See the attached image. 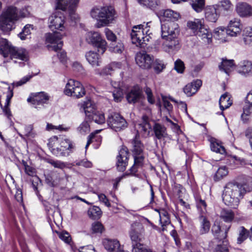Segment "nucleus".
Listing matches in <instances>:
<instances>
[{
  "label": "nucleus",
  "mask_w": 252,
  "mask_h": 252,
  "mask_svg": "<svg viewBox=\"0 0 252 252\" xmlns=\"http://www.w3.org/2000/svg\"><path fill=\"white\" fill-rule=\"evenodd\" d=\"M246 185L236 182H230L226 184L222 194L224 204L233 208L239 205L240 200L246 192Z\"/></svg>",
  "instance_id": "f257e3e1"
},
{
  "label": "nucleus",
  "mask_w": 252,
  "mask_h": 252,
  "mask_svg": "<svg viewBox=\"0 0 252 252\" xmlns=\"http://www.w3.org/2000/svg\"><path fill=\"white\" fill-rule=\"evenodd\" d=\"M144 230L142 224L138 222L131 225L129 236L132 241L133 252H152L140 242L142 240Z\"/></svg>",
  "instance_id": "f03ea898"
},
{
  "label": "nucleus",
  "mask_w": 252,
  "mask_h": 252,
  "mask_svg": "<svg viewBox=\"0 0 252 252\" xmlns=\"http://www.w3.org/2000/svg\"><path fill=\"white\" fill-rule=\"evenodd\" d=\"M18 9L14 6H9L4 10L0 16V29L7 32L14 29L15 22L18 20Z\"/></svg>",
  "instance_id": "7ed1b4c3"
},
{
  "label": "nucleus",
  "mask_w": 252,
  "mask_h": 252,
  "mask_svg": "<svg viewBox=\"0 0 252 252\" xmlns=\"http://www.w3.org/2000/svg\"><path fill=\"white\" fill-rule=\"evenodd\" d=\"M147 23L146 25H139L134 26L132 28L130 33L131 42L135 44L136 46L142 47L144 44H146L151 38L149 24Z\"/></svg>",
  "instance_id": "20e7f679"
},
{
  "label": "nucleus",
  "mask_w": 252,
  "mask_h": 252,
  "mask_svg": "<svg viewBox=\"0 0 252 252\" xmlns=\"http://www.w3.org/2000/svg\"><path fill=\"white\" fill-rule=\"evenodd\" d=\"M61 148H53L52 153L57 157H67L76 148L75 144L70 139L62 137L60 140Z\"/></svg>",
  "instance_id": "39448f33"
},
{
  "label": "nucleus",
  "mask_w": 252,
  "mask_h": 252,
  "mask_svg": "<svg viewBox=\"0 0 252 252\" xmlns=\"http://www.w3.org/2000/svg\"><path fill=\"white\" fill-rule=\"evenodd\" d=\"M108 126L116 131H119L126 128L128 124L125 118L120 114L113 112L110 113L107 119Z\"/></svg>",
  "instance_id": "423d86ee"
},
{
  "label": "nucleus",
  "mask_w": 252,
  "mask_h": 252,
  "mask_svg": "<svg viewBox=\"0 0 252 252\" xmlns=\"http://www.w3.org/2000/svg\"><path fill=\"white\" fill-rule=\"evenodd\" d=\"M86 39L89 44L96 47L99 53L102 54L105 52L106 49L107 43L105 39L102 38L99 32H88Z\"/></svg>",
  "instance_id": "0eeeda50"
},
{
  "label": "nucleus",
  "mask_w": 252,
  "mask_h": 252,
  "mask_svg": "<svg viewBox=\"0 0 252 252\" xmlns=\"http://www.w3.org/2000/svg\"><path fill=\"white\" fill-rule=\"evenodd\" d=\"M161 29L162 38H175L179 33L178 25L174 22H167L162 24Z\"/></svg>",
  "instance_id": "6e6552de"
},
{
  "label": "nucleus",
  "mask_w": 252,
  "mask_h": 252,
  "mask_svg": "<svg viewBox=\"0 0 252 252\" xmlns=\"http://www.w3.org/2000/svg\"><path fill=\"white\" fill-rule=\"evenodd\" d=\"M62 35L60 32H54L53 33H48L46 34V41L52 45L48 47L49 49L58 52L61 50L63 46V42L61 41Z\"/></svg>",
  "instance_id": "1a4fd4ad"
},
{
  "label": "nucleus",
  "mask_w": 252,
  "mask_h": 252,
  "mask_svg": "<svg viewBox=\"0 0 252 252\" xmlns=\"http://www.w3.org/2000/svg\"><path fill=\"white\" fill-rule=\"evenodd\" d=\"M154 57L147 53L139 52L135 56L136 64L142 69H150L154 63Z\"/></svg>",
  "instance_id": "9d476101"
},
{
  "label": "nucleus",
  "mask_w": 252,
  "mask_h": 252,
  "mask_svg": "<svg viewBox=\"0 0 252 252\" xmlns=\"http://www.w3.org/2000/svg\"><path fill=\"white\" fill-rule=\"evenodd\" d=\"M102 9L106 11L104 12V14L102 16V19L100 20V23L96 24L97 28L106 26L111 23L115 19V11L112 6L102 7Z\"/></svg>",
  "instance_id": "9b49d317"
},
{
  "label": "nucleus",
  "mask_w": 252,
  "mask_h": 252,
  "mask_svg": "<svg viewBox=\"0 0 252 252\" xmlns=\"http://www.w3.org/2000/svg\"><path fill=\"white\" fill-rule=\"evenodd\" d=\"M56 7L63 11L67 10L70 14L76 9L79 0H56Z\"/></svg>",
  "instance_id": "f8f14e48"
},
{
  "label": "nucleus",
  "mask_w": 252,
  "mask_h": 252,
  "mask_svg": "<svg viewBox=\"0 0 252 252\" xmlns=\"http://www.w3.org/2000/svg\"><path fill=\"white\" fill-rule=\"evenodd\" d=\"M64 17L61 13L54 14L49 17V27L52 30L64 29Z\"/></svg>",
  "instance_id": "ddd939ff"
},
{
  "label": "nucleus",
  "mask_w": 252,
  "mask_h": 252,
  "mask_svg": "<svg viewBox=\"0 0 252 252\" xmlns=\"http://www.w3.org/2000/svg\"><path fill=\"white\" fill-rule=\"evenodd\" d=\"M128 151L126 147H123L119 152L117 157V167L119 171H124L126 170L127 164Z\"/></svg>",
  "instance_id": "4468645a"
},
{
  "label": "nucleus",
  "mask_w": 252,
  "mask_h": 252,
  "mask_svg": "<svg viewBox=\"0 0 252 252\" xmlns=\"http://www.w3.org/2000/svg\"><path fill=\"white\" fill-rule=\"evenodd\" d=\"M242 28L240 20L237 18H234L230 21L226 29V32L227 35L231 36H236L240 33Z\"/></svg>",
  "instance_id": "2eb2a0df"
},
{
  "label": "nucleus",
  "mask_w": 252,
  "mask_h": 252,
  "mask_svg": "<svg viewBox=\"0 0 252 252\" xmlns=\"http://www.w3.org/2000/svg\"><path fill=\"white\" fill-rule=\"evenodd\" d=\"M215 5L207 6L205 8V17L209 22L215 23L218 20L220 14Z\"/></svg>",
  "instance_id": "dca6fc26"
},
{
  "label": "nucleus",
  "mask_w": 252,
  "mask_h": 252,
  "mask_svg": "<svg viewBox=\"0 0 252 252\" xmlns=\"http://www.w3.org/2000/svg\"><path fill=\"white\" fill-rule=\"evenodd\" d=\"M236 11L241 17L252 16V7L246 2H239L236 6Z\"/></svg>",
  "instance_id": "f3484780"
},
{
  "label": "nucleus",
  "mask_w": 252,
  "mask_h": 252,
  "mask_svg": "<svg viewBox=\"0 0 252 252\" xmlns=\"http://www.w3.org/2000/svg\"><path fill=\"white\" fill-rule=\"evenodd\" d=\"M49 99V96L46 94L41 92L28 98L27 101L36 106L46 103Z\"/></svg>",
  "instance_id": "a211bd4d"
},
{
  "label": "nucleus",
  "mask_w": 252,
  "mask_h": 252,
  "mask_svg": "<svg viewBox=\"0 0 252 252\" xmlns=\"http://www.w3.org/2000/svg\"><path fill=\"white\" fill-rule=\"evenodd\" d=\"M202 85L201 80L197 79L194 80L190 83L187 84L184 88V92L188 96L194 94L199 90Z\"/></svg>",
  "instance_id": "6ab92c4d"
},
{
  "label": "nucleus",
  "mask_w": 252,
  "mask_h": 252,
  "mask_svg": "<svg viewBox=\"0 0 252 252\" xmlns=\"http://www.w3.org/2000/svg\"><path fill=\"white\" fill-rule=\"evenodd\" d=\"M142 97V91L138 86H135L126 94V99L130 103L138 102Z\"/></svg>",
  "instance_id": "aec40b11"
},
{
  "label": "nucleus",
  "mask_w": 252,
  "mask_h": 252,
  "mask_svg": "<svg viewBox=\"0 0 252 252\" xmlns=\"http://www.w3.org/2000/svg\"><path fill=\"white\" fill-rule=\"evenodd\" d=\"M103 245L108 252H121L120 243L117 240L105 239L103 241Z\"/></svg>",
  "instance_id": "412c9836"
},
{
  "label": "nucleus",
  "mask_w": 252,
  "mask_h": 252,
  "mask_svg": "<svg viewBox=\"0 0 252 252\" xmlns=\"http://www.w3.org/2000/svg\"><path fill=\"white\" fill-rule=\"evenodd\" d=\"M177 37L165 38V41L162 45V47L164 51L170 52L179 49V42Z\"/></svg>",
  "instance_id": "4be33fe9"
},
{
  "label": "nucleus",
  "mask_w": 252,
  "mask_h": 252,
  "mask_svg": "<svg viewBox=\"0 0 252 252\" xmlns=\"http://www.w3.org/2000/svg\"><path fill=\"white\" fill-rule=\"evenodd\" d=\"M9 55L11 60L18 59L22 61H26L28 60V53L23 48L13 47Z\"/></svg>",
  "instance_id": "5701e85b"
},
{
  "label": "nucleus",
  "mask_w": 252,
  "mask_h": 252,
  "mask_svg": "<svg viewBox=\"0 0 252 252\" xmlns=\"http://www.w3.org/2000/svg\"><path fill=\"white\" fill-rule=\"evenodd\" d=\"M230 226L226 227L224 231L223 232L220 228V226L216 222L214 223L212 228V232L214 236L218 239L221 240L225 239L227 236V233Z\"/></svg>",
  "instance_id": "b1692460"
},
{
  "label": "nucleus",
  "mask_w": 252,
  "mask_h": 252,
  "mask_svg": "<svg viewBox=\"0 0 252 252\" xmlns=\"http://www.w3.org/2000/svg\"><path fill=\"white\" fill-rule=\"evenodd\" d=\"M238 72L245 76L252 75V63L249 61H243L239 63Z\"/></svg>",
  "instance_id": "393cba45"
},
{
  "label": "nucleus",
  "mask_w": 252,
  "mask_h": 252,
  "mask_svg": "<svg viewBox=\"0 0 252 252\" xmlns=\"http://www.w3.org/2000/svg\"><path fill=\"white\" fill-rule=\"evenodd\" d=\"M200 223L199 233L203 235L208 233L211 227V223L207 218L203 215H201L199 217Z\"/></svg>",
  "instance_id": "a878e982"
},
{
  "label": "nucleus",
  "mask_w": 252,
  "mask_h": 252,
  "mask_svg": "<svg viewBox=\"0 0 252 252\" xmlns=\"http://www.w3.org/2000/svg\"><path fill=\"white\" fill-rule=\"evenodd\" d=\"M153 130L156 138L159 140L163 139L168 137L166 127L158 123H156Z\"/></svg>",
  "instance_id": "bb28decb"
},
{
  "label": "nucleus",
  "mask_w": 252,
  "mask_h": 252,
  "mask_svg": "<svg viewBox=\"0 0 252 252\" xmlns=\"http://www.w3.org/2000/svg\"><path fill=\"white\" fill-rule=\"evenodd\" d=\"M195 34L200 37L205 43H209L212 41V34L205 27L204 24L203 26L198 30V31Z\"/></svg>",
  "instance_id": "cd10ccee"
},
{
  "label": "nucleus",
  "mask_w": 252,
  "mask_h": 252,
  "mask_svg": "<svg viewBox=\"0 0 252 252\" xmlns=\"http://www.w3.org/2000/svg\"><path fill=\"white\" fill-rule=\"evenodd\" d=\"M86 58L88 62L93 66H97L100 65L101 60L99 55L94 52L89 51L86 54Z\"/></svg>",
  "instance_id": "c85d7f7f"
},
{
  "label": "nucleus",
  "mask_w": 252,
  "mask_h": 252,
  "mask_svg": "<svg viewBox=\"0 0 252 252\" xmlns=\"http://www.w3.org/2000/svg\"><path fill=\"white\" fill-rule=\"evenodd\" d=\"M131 144L134 155H140L143 151L144 146L139 139V134H136L135 138L132 140Z\"/></svg>",
  "instance_id": "c756f323"
},
{
  "label": "nucleus",
  "mask_w": 252,
  "mask_h": 252,
  "mask_svg": "<svg viewBox=\"0 0 252 252\" xmlns=\"http://www.w3.org/2000/svg\"><path fill=\"white\" fill-rule=\"evenodd\" d=\"M12 48H13V47H11L10 45H9L8 41L6 39L3 38H0V55L3 56L4 58L7 57L9 56Z\"/></svg>",
  "instance_id": "7c9ffc66"
},
{
  "label": "nucleus",
  "mask_w": 252,
  "mask_h": 252,
  "mask_svg": "<svg viewBox=\"0 0 252 252\" xmlns=\"http://www.w3.org/2000/svg\"><path fill=\"white\" fill-rule=\"evenodd\" d=\"M215 5L218 9L223 13L231 12L233 10V4L229 0H222Z\"/></svg>",
  "instance_id": "2f4dec72"
},
{
  "label": "nucleus",
  "mask_w": 252,
  "mask_h": 252,
  "mask_svg": "<svg viewBox=\"0 0 252 252\" xmlns=\"http://www.w3.org/2000/svg\"><path fill=\"white\" fill-rule=\"evenodd\" d=\"M151 128V126L149 123V118L146 115L143 116L141 122L138 124L139 130L144 132L146 135H148Z\"/></svg>",
  "instance_id": "473e14b6"
},
{
  "label": "nucleus",
  "mask_w": 252,
  "mask_h": 252,
  "mask_svg": "<svg viewBox=\"0 0 252 252\" xmlns=\"http://www.w3.org/2000/svg\"><path fill=\"white\" fill-rule=\"evenodd\" d=\"M234 65V61L233 60H227L222 58L221 64L219 65V67L220 71L224 72L227 74H229Z\"/></svg>",
  "instance_id": "72a5a7b5"
},
{
  "label": "nucleus",
  "mask_w": 252,
  "mask_h": 252,
  "mask_svg": "<svg viewBox=\"0 0 252 252\" xmlns=\"http://www.w3.org/2000/svg\"><path fill=\"white\" fill-rule=\"evenodd\" d=\"M203 24L204 21L202 19H195L192 21H188L187 26L195 34Z\"/></svg>",
  "instance_id": "f704fd0d"
},
{
  "label": "nucleus",
  "mask_w": 252,
  "mask_h": 252,
  "mask_svg": "<svg viewBox=\"0 0 252 252\" xmlns=\"http://www.w3.org/2000/svg\"><path fill=\"white\" fill-rule=\"evenodd\" d=\"M134 164L130 169V173L132 175L135 174V173L137 172L138 168H139L140 167H142L143 165L144 157L141 155H134Z\"/></svg>",
  "instance_id": "c9c22d12"
},
{
  "label": "nucleus",
  "mask_w": 252,
  "mask_h": 252,
  "mask_svg": "<svg viewBox=\"0 0 252 252\" xmlns=\"http://www.w3.org/2000/svg\"><path fill=\"white\" fill-rule=\"evenodd\" d=\"M219 103L220 109L222 111L231 105L232 100H230V97L228 93H225L220 96Z\"/></svg>",
  "instance_id": "e433bc0d"
},
{
  "label": "nucleus",
  "mask_w": 252,
  "mask_h": 252,
  "mask_svg": "<svg viewBox=\"0 0 252 252\" xmlns=\"http://www.w3.org/2000/svg\"><path fill=\"white\" fill-rule=\"evenodd\" d=\"M88 215L91 219L97 220L101 216L102 211L99 207L94 206L89 209Z\"/></svg>",
  "instance_id": "4c0bfd02"
},
{
  "label": "nucleus",
  "mask_w": 252,
  "mask_h": 252,
  "mask_svg": "<svg viewBox=\"0 0 252 252\" xmlns=\"http://www.w3.org/2000/svg\"><path fill=\"white\" fill-rule=\"evenodd\" d=\"M220 217L225 222H231L234 218V213L231 210L222 209L220 213Z\"/></svg>",
  "instance_id": "58836bf2"
},
{
  "label": "nucleus",
  "mask_w": 252,
  "mask_h": 252,
  "mask_svg": "<svg viewBox=\"0 0 252 252\" xmlns=\"http://www.w3.org/2000/svg\"><path fill=\"white\" fill-rule=\"evenodd\" d=\"M8 90L9 93L6 95L4 106L2 107L3 112L8 117L11 115L10 110L8 106L10 102V100L13 95L12 89H11L10 87H8Z\"/></svg>",
  "instance_id": "ea45409f"
},
{
  "label": "nucleus",
  "mask_w": 252,
  "mask_h": 252,
  "mask_svg": "<svg viewBox=\"0 0 252 252\" xmlns=\"http://www.w3.org/2000/svg\"><path fill=\"white\" fill-rule=\"evenodd\" d=\"M76 82H77V81L73 79H69L68 81L64 90V93L66 95L71 96H73V92H75Z\"/></svg>",
  "instance_id": "a19ab883"
},
{
  "label": "nucleus",
  "mask_w": 252,
  "mask_h": 252,
  "mask_svg": "<svg viewBox=\"0 0 252 252\" xmlns=\"http://www.w3.org/2000/svg\"><path fill=\"white\" fill-rule=\"evenodd\" d=\"M105 11L102 9V7H94L91 11L90 14L91 17L99 21L98 23L100 24V21L102 19V16L104 14Z\"/></svg>",
  "instance_id": "79ce46f5"
},
{
  "label": "nucleus",
  "mask_w": 252,
  "mask_h": 252,
  "mask_svg": "<svg viewBox=\"0 0 252 252\" xmlns=\"http://www.w3.org/2000/svg\"><path fill=\"white\" fill-rule=\"evenodd\" d=\"M250 237V230L248 231L244 226H241L239 229V236L237 238V243L239 244L243 242L247 238Z\"/></svg>",
  "instance_id": "37998d69"
},
{
  "label": "nucleus",
  "mask_w": 252,
  "mask_h": 252,
  "mask_svg": "<svg viewBox=\"0 0 252 252\" xmlns=\"http://www.w3.org/2000/svg\"><path fill=\"white\" fill-rule=\"evenodd\" d=\"M92 120L98 124H102L105 122V118L103 113L97 111H94L91 114Z\"/></svg>",
  "instance_id": "c03bdc74"
},
{
  "label": "nucleus",
  "mask_w": 252,
  "mask_h": 252,
  "mask_svg": "<svg viewBox=\"0 0 252 252\" xmlns=\"http://www.w3.org/2000/svg\"><path fill=\"white\" fill-rule=\"evenodd\" d=\"M192 8L196 12H200L204 8L205 0H191Z\"/></svg>",
  "instance_id": "a18cd8bd"
},
{
  "label": "nucleus",
  "mask_w": 252,
  "mask_h": 252,
  "mask_svg": "<svg viewBox=\"0 0 252 252\" xmlns=\"http://www.w3.org/2000/svg\"><path fill=\"white\" fill-rule=\"evenodd\" d=\"M139 3L151 9H155L160 4L159 0H138Z\"/></svg>",
  "instance_id": "49530a36"
},
{
  "label": "nucleus",
  "mask_w": 252,
  "mask_h": 252,
  "mask_svg": "<svg viewBox=\"0 0 252 252\" xmlns=\"http://www.w3.org/2000/svg\"><path fill=\"white\" fill-rule=\"evenodd\" d=\"M85 94V89L80 82L77 81L76 83V87L75 92H73L72 97L75 98H80L83 97Z\"/></svg>",
  "instance_id": "de8ad7c7"
},
{
  "label": "nucleus",
  "mask_w": 252,
  "mask_h": 252,
  "mask_svg": "<svg viewBox=\"0 0 252 252\" xmlns=\"http://www.w3.org/2000/svg\"><path fill=\"white\" fill-rule=\"evenodd\" d=\"M83 107L86 115L88 117L91 116V114L95 111L94 105L90 100L84 102Z\"/></svg>",
  "instance_id": "09e8293b"
},
{
  "label": "nucleus",
  "mask_w": 252,
  "mask_h": 252,
  "mask_svg": "<svg viewBox=\"0 0 252 252\" xmlns=\"http://www.w3.org/2000/svg\"><path fill=\"white\" fill-rule=\"evenodd\" d=\"M210 147L211 150L217 153L224 155L226 153L224 147L216 141L211 142Z\"/></svg>",
  "instance_id": "8fccbe9b"
},
{
  "label": "nucleus",
  "mask_w": 252,
  "mask_h": 252,
  "mask_svg": "<svg viewBox=\"0 0 252 252\" xmlns=\"http://www.w3.org/2000/svg\"><path fill=\"white\" fill-rule=\"evenodd\" d=\"M228 174V170L225 166L220 167L217 171L215 176L214 179L216 181L221 180Z\"/></svg>",
  "instance_id": "3c124183"
},
{
  "label": "nucleus",
  "mask_w": 252,
  "mask_h": 252,
  "mask_svg": "<svg viewBox=\"0 0 252 252\" xmlns=\"http://www.w3.org/2000/svg\"><path fill=\"white\" fill-rule=\"evenodd\" d=\"M160 221L162 225H166L170 223V219L168 213L164 210L158 211Z\"/></svg>",
  "instance_id": "603ef678"
},
{
  "label": "nucleus",
  "mask_w": 252,
  "mask_h": 252,
  "mask_svg": "<svg viewBox=\"0 0 252 252\" xmlns=\"http://www.w3.org/2000/svg\"><path fill=\"white\" fill-rule=\"evenodd\" d=\"M226 34H227L226 30L223 28H218L214 31V37L219 40H223Z\"/></svg>",
  "instance_id": "864d4df0"
},
{
  "label": "nucleus",
  "mask_w": 252,
  "mask_h": 252,
  "mask_svg": "<svg viewBox=\"0 0 252 252\" xmlns=\"http://www.w3.org/2000/svg\"><path fill=\"white\" fill-rule=\"evenodd\" d=\"M244 39L246 44H252V28L247 27L244 30Z\"/></svg>",
  "instance_id": "5fc2aeb1"
},
{
  "label": "nucleus",
  "mask_w": 252,
  "mask_h": 252,
  "mask_svg": "<svg viewBox=\"0 0 252 252\" xmlns=\"http://www.w3.org/2000/svg\"><path fill=\"white\" fill-rule=\"evenodd\" d=\"M153 64L154 69L157 74L160 73L165 68V65L162 61L159 60L154 61Z\"/></svg>",
  "instance_id": "6e6d98bb"
},
{
  "label": "nucleus",
  "mask_w": 252,
  "mask_h": 252,
  "mask_svg": "<svg viewBox=\"0 0 252 252\" xmlns=\"http://www.w3.org/2000/svg\"><path fill=\"white\" fill-rule=\"evenodd\" d=\"M163 16L171 20H177L180 17L178 13L170 9L165 10L163 12Z\"/></svg>",
  "instance_id": "4d7b16f0"
},
{
  "label": "nucleus",
  "mask_w": 252,
  "mask_h": 252,
  "mask_svg": "<svg viewBox=\"0 0 252 252\" xmlns=\"http://www.w3.org/2000/svg\"><path fill=\"white\" fill-rule=\"evenodd\" d=\"M104 229V227L100 222H94L92 224L91 230L93 233H101Z\"/></svg>",
  "instance_id": "13d9d810"
},
{
  "label": "nucleus",
  "mask_w": 252,
  "mask_h": 252,
  "mask_svg": "<svg viewBox=\"0 0 252 252\" xmlns=\"http://www.w3.org/2000/svg\"><path fill=\"white\" fill-rule=\"evenodd\" d=\"M174 69L179 73H183L185 67L184 62L180 59L177 60L174 63Z\"/></svg>",
  "instance_id": "bf43d9fd"
},
{
  "label": "nucleus",
  "mask_w": 252,
  "mask_h": 252,
  "mask_svg": "<svg viewBox=\"0 0 252 252\" xmlns=\"http://www.w3.org/2000/svg\"><path fill=\"white\" fill-rule=\"evenodd\" d=\"M114 71L111 63L104 67L101 71L98 69L95 70L96 74L100 75H107L111 74V72Z\"/></svg>",
  "instance_id": "052dcab7"
},
{
  "label": "nucleus",
  "mask_w": 252,
  "mask_h": 252,
  "mask_svg": "<svg viewBox=\"0 0 252 252\" xmlns=\"http://www.w3.org/2000/svg\"><path fill=\"white\" fill-rule=\"evenodd\" d=\"M47 161L55 168L63 169L66 167V164L60 160H54L53 159H48Z\"/></svg>",
  "instance_id": "680f3d73"
},
{
  "label": "nucleus",
  "mask_w": 252,
  "mask_h": 252,
  "mask_svg": "<svg viewBox=\"0 0 252 252\" xmlns=\"http://www.w3.org/2000/svg\"><path fill=\"white\" fill-rule=\"evenodd\" d=\"M101 130H96L95 132L92 133L90 134L88 138V141L86 145V148H87L89 145L93 142V140H99L101 139V137L99 135H97L96 134L98 133Z\"/></svg>",
  "instance_id": "e2e57ef3"
},
{
  "label": "nucleus",
  "mask_w": 252,
  "mask_h": 252,
  "mask_svg": "<svg viewBox=\"0 0 252 252\" xmlns=\"http://www.w3.org/2000/svg\"><path fill=\"white\" fill-rule=\"evenodd\" d=\"M124 47L123 43L121 42L118 43L116 45L112 44L109 48V50L115 53H121L124 50Z\"/></svg>",
  "instance_id": "0e129e2a"
},
{
  "label": "nucleus",
  "mask_w": 252,
  "mask_h": 252,
  "mask_svg": "<svg viewBox=\"0 0 252 252\" xmlns=\"http://www.w3.org/2000/svg\"><path fill=\"white\" fill-rule=\"evenodd\" d=\"M31 25H27L23 28L22 32L19 34V37L22 40H25L27 38V36L31 34L30 28Z\"/></svg>",
  "instance_id": "69168bd1"
},
{
  "label": "nucleus",
  "mask_w": 252,
  "mask_h": 252,
  "mask_svg": "<svg viewBox=\"0 0 252 252\" xmlns=\"http://www.w3.org/2000/svg\"><path fill=\"white\" fill-rule=\"evenodd\" d=\"M123 90L120 88L116 89L113 92V96L115 101H120L123 97Z\"/></svg>",
  "instance_id": "338daca9"
},
{
  "label": "nucleus",
  "mask_w": 252,
  "mask_h": 252,
  "mask_svg": "<svg viewBox=\"0 0 252 252\" xmlns=\"http://www.w3.org/2000/svg\"><path fill=\"white\" fill-rule=\"evenodd\" d=\"M32 77L31 75H27L23 77L20 81H17L16 82H13L12 84L13 88L15 87H19L21 86L25 83H26L28 81H29L31 78Z\"/></svg>",
  "instance_id": "774afa93"
}]
</instances>
